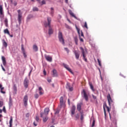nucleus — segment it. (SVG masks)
<instances>
[{"instance_id":"f257e3e1","label":"nucleus","mask_w":127,"mask_h":127,"mask_svg":"<svg viewBox=\"0 0 127 127\" xmlns=\"http://www.w3.org/2000/svg\"><path fill=\"white\" fill-rule=\"evenodd\" d=\"M51 21H52L51 18L50 17H48L47 18V22L45 21L44 23V26L45 27H47V26H48L49 27V35L53 34V33L54 32L53 29L52 28L51 25Z\"/></svg>"},{"instance_id":"f03ea898","label":"nucleus","mask_w":127,"mask_h":127,"mask_svg":"<svg viewBox=\"0 0 127 127\" xmlns=\"http://www.w3.org/2000/svg\"><path fill=\"white\" fill-rule=\"evenodd\" d=\"M58 37H59V41L61 43H62L63 44V45H64L65 44L64 40L63 38V36L62 32L59 31V35H58Z\"/></svg>"},{"instance_id":"7ed1b4c3","label":"nucleus","mask_w":127,"mask_h":127,"mask_svg":"<svg viewBox=\"0 0 127 127\" xmlns=\"http://www.w3.org/2000/svg\"><path fill=\"white\" fill-rule=\"evenodd\" d=\"M80 49L81 51L82 55L83 57V60H84V61L85 62H87V59L86 58V54L85 53L86 52V51H85L84 50V49L82 47H80Z\"/></svg>"},{"instance_id":"20e7f679","label":"nucleus","mask_w":127,"mask_h":127,"mask_svg":"<svg viewBox=\"0 0 127 127\" xmlns=\"http://www.w3.org/2000/svg\"><path fill=\"white\" fill-rule=\"evenodd\" d=\"M60 107L61 108H64L65 107V103L64 102V98L63 96L61 97L60 98Z\"/></svg>"},{"instance_id":"39448f33","label":"nucleus","mask_w":127,"mask_h":127,"mask_svg":"<svg viewBox=\"0 0 127 127\" xmlns=\"http://www.w3.org/2000/svg\"><path fill=\"white\" fill-rule=\"evenodd\" d=\"M107 98L109 106H111V105H114V102H113V100L112 99L110 94H109V95L107 96Z\"/></svg>"},{"instance_id":"423d86ee","label":"nucleus","mask_w":127,"mask_h":127,"mask_svg":"<svg viewBox=\"0 0 127 127\" xmlns=\"http://www.w3.org/2000/svg\"><path fill=\"white\" fill-rule=\"evenodd\" d=\"M29 83V81L28 78L27 77H26L24 79V82H23V84H24V87L25 88H27L28 87Z\"/></svg>"},{"instance_id":"0eeeda50","label":"nucleus","mask_w":127,"mask_h":127,"mask_svg":"<svg viewBox=\"0 0 127 127\" xmlns=\"http://www.w3.org/2000/svg\"><path fill=\"white\" fill-rule=\"evenodd\" d=\"M64 67L66 69L67 71H68L70 73L73 74L72 71L71 69L69 67L68 65L64 64H63Z\"/></svg>"},{"instance_id":"6e6552de","label":"nucleus","mask_w":127,"mask_h":127,"mask_svg":"<svg viewBox=\"0 0 127 127\" xmlns=\"http://www.w3.org/2000/svg\"><path fill=\"white\" fill-rule=\"evenodd\" d=\"M83 103L82 102H80L79 103H78L77 105V110L78 112L80 113V112H82L81 110V107Z\"/></svg>"},{"instance_id":"1a4fd4ad","label":"nucleus","mask_w":127,"mask_h":127,"mask_svg":"<svg viewBox=\"0 0 127 127\" xmlns=\"http://www.w3.org/2000/svg\"><path fill=\"white\" fill-rule=\"evenodd\" d=\"M27 102H28V96L27 95H25L23 98V102L24 106L26 107L27 106Z\"/></svg>"},{"instance_id":"9d476101","label":"nucleus","mask_w":127,"mask_h":127,"mask_svg":"<svg viewBox=\"0 0 127 127\" xmlns=\"http://www.w3.org/2000/svg\"><path fill=\"white\" fill-rule=\"evenodd\" d=\"M76 110V107L75 106H72V108L71 109V117H73V116L75 114V111Z\"/></svg>"},{"instance_id":"9b49d317","label":"nucleus","mask_w":127,"mask_h":127,"mask_svg":"<svg viewBox=\"0 0 127 127\" xmlns=\"http://www.w3.org/2000/svg\"><path fill=\"white\" fill-rule=\"evenodd\" d=\"M76 28L77 30V32H78V34H79V37H80V36L84 38V34H83V32L81 31V34L80 33V29L78 28L77 27H76Z\"/></svg>"},{"instance_id":"f8f14e48","label":"nucleus","mask_w":127,"mask_h":127,"mask_svg":"<svg viewBox=\"0 0 127 127\" xmlns=\"http://www.w3.org/2000/svg\"><path fill=\"white\" fill-rule=\"evenodd\" d=\"M74 55H75L76 59L78 60L79 57H80V54H79V52H77V51H75Z\"/></svg>"},{"instance_id":"ddd939ff","label":"nucleus","mask_w":127,"mask_h":127,"mask_svg":"<svg viewBox=\"0 0 127 127\" xmlns=\"http://www.w3.org/2000/svg\"><path fill=\"white\" fill-rule=\"evenodd\" d=\"M83 93L84 97L85 100H86V101H88V96H87V94H86V91H85V90H83Z\"/></svg>"},{"instance_id":"4468645a","label":"nucleus","mask_w":127,"mask_h":127,"mask_svg":"<svg viewBox=\"0 0 127 127\" xmlns=\"http://www.w3.org/2000/svg\"><path fill=\"white\" fill-rule=\"evenodd\" d=\"M39 93L40 95H42L44 94V90L41 86L39 87Z\"/></svg>"},{"instance_id":"2eb2a0df","label":"nucleus","mask_w":127,"mask_h":127,"mask_svg":"<svg viewBox=\"0 0 127 127\" xmlns=\"http://www.w3.org/2000/svg\"><path fill=\"white\" fill-rule=\"evenodd\" d=\"M45 59L48 62H52V58L49 56H45Z\"/></svg>"},{"instance_id":"dca6fc26","label":"nucleus","mask_w":127,"mask_h":127,"mask_svg":"<svg viewBox=\"0 0 127 127\" xmlns=\"http://www.w3.org/2000/svg\"><path fill=\"white\" fill-rule=\"evenodd\" d=\"M1 60L2 61L3 65L5 66L6 65V62L5 58H4V57L2 56L1 57Z\"/></svg>"},{"instance_id":"f3484780","label":"nucleus","mask_w":127,"mask_h":127,"mask_svg":"<svg viewBox=\"0 0 127 127\" xmlns=\"http://www.w3.org/2000/svg\"><path fill=\"white\" fill-rule=\"evenodd\" d=\"M40 116H41V118H43L47 117L48 115L46 113H45L44 112H41Z\"/></svg>"},{"instance_id":"a211bd4d","label":"nucleus","mask_w":127,"mask_h":127,"mask_svg":"<svg viewBox=\"0 0 127 127\" xmlns=\"http://www.w3.org/2000/svg\"><path fill=\"white\" fill-rule=\"evenodd\" d=\"M8 105L9 107H12V106L13 105V101L11 97L9 98V101Z\"/></svg>"},{"instance_id":"6ab92c4d","label":"nucleus","mask_w":127,"mask_h":127,"mask_svg":"<svg viewBox=\"0 0 127 127\" xmlns=\"http://www.w3.org/2000/svg\"><path fill=\"white\" fill-rule=\"evenodd\" d=\"M3 7L2 5H0V15H3Z\"/></svg>"},{"instance_id":"aec40b11","label":"nucleus","mask_w":127,"mask_h":127,"mask_svg":"<svg viewBox=\"0 0 127 127\" xmlns=\"http://www.w3.org/2000/svg\"><path fill=\"white\" fill-rule=\"evenodd\" d=\"M53 77H57L58 76L57 72L56 69H54L53 70Z\"/></svg>"},{"instance_id":"412c9836","label":"nucleus","mask_w":127,"mask_h":127,"mask_svg":"<svg viewBox=\"0 0 127 127\" xmlns=\"http://www.w3.org/2000/svg\"><path fill=\"white\" fill-rule=\"evenodd\" d=\"M39 3H42V4H45L46 3V0H37Z\"/></svg>"},{"instance_id":"4be33fe9","label":"nucleus","mask_w":127,"mask_h":127,"mask_svg":"<svg viewBox=\"0 0 127 127\" xmlns=\"http://www.w3.org/2000/svg\"><path fill=\"white\" fill-rule=\"evenodd\" d=\"M67 88L69 89V91H70V92L72 91L73 90V88L72 87H70L69 86V83H68L67 84Z\"/></svg>"},{"instance_id":"5701e85b","label":"nucleus","mask_w":127,"mask_h":127,"mask_svg":"<svg viewBox=\"0 0 127 127\" xmlns=\"http://www.w3.org/2000/svg\"><path fill=\"white\" fill-rule=\"evenodd\" d=\"M3 32L5 34H7L8 36H10V33L8 30V29H5L4 30Z\"/></svg>"},{"instance_id":"b1692460","label":"nucleus","mask_w":127,"mask_h":127,"mask_svg":"<svg viewBox=\"0 0 127 127\" xmlns=\"http://www.w3.org/2000/svg\"><path fill=\"white\" fill-rule=\"evenodd\" d=\"M50 112V109L49 108H46L44 110V113L48 115Z\"/></svg>"},{"instance_id":"393cba45","label":"nucleus","mask_w":127,"mask_h":127,"mask_svg":"<svg viewBox=\"0 0 127 127\" xmlns=\"http://www.w3.org/2000/svg\"><path fill=\"white\" fill-rule=\"evenodd\" d=\"M89 85L91 89L92 90L93 92H95V90L94 89V86L92 85L91 82H89Z\"/></svg>"},{"instance_id":"a878e982","label":"nucleus","mask_w":127,"mask_h":127,"mask_svg":"<svg viewBox=\"0 0 127 127\" xmlns=\"http://www.w3.org/2000/svg\"><path fill=\"white\" fill-rule=\"evenodd\" d=\"M13 118L12 117H10L9 121V127H12V126Z\"/></svg>"},{"instance_id":"bb28decb","label":"nucleus","mask_w":127,"mask_h":127,"mask_svg":"<svg viewBox=\"0 0 127 127\" xmlns=\"http://www.w3.org/2000/svg\"><path fill=\"white\" fill-rule=\"evenodd\" d=\"M33 49L35 52H37L38 50V47L36 45L33 46Z\"/></svg>"},{"instance_id":"cd10ccee","label":"nucleus","mask_w":127,"mask_h":127,"mask_svg":"<svg viewBox=\"0 0 127 127\" xmlns=\"http://www.w3.org/2000/svg\"><path fill=\"white\" fill-rule=\"evenodd\" d=\"M42 118H43V122H44V123H46L48 121V116H46L45 117H43Z\"/></svg>"},{"instance_id":"c85d7f7f","label":"nucleus","mask_w":127,"mask_h":127,"mask_svg":"<svg viewBox=\"0 0 127 127\" xmlns=\"http://www.w3.org/2000/svg\"><path fill=\"white\" fill-rule=\"evenodd\" d=\"M106 108H107V111H108V113H109L110 119H111V114H110V109H111V108H110L109 107L106 106Z\"/></svg>"},{"instance_id":"c756f323","label":"nucleus","mask_w":127,"mask_h":127,"mask_svg":"<svg viewBox=\"0 0 127 127\" xmlns=\"http://www.w3.org/2000/svg\"><path fill=\"white\" fill-rule=\"evenodd\" d=\"M18 16H22V12L21 11V10L19 9L17 10Z\"/></svg>"},{"instance_id":"7c9ffc66","label":"nucleus","mask_w":127,"mask_h":127,"mask_svg":"<svg viewBox=\"0 0 127 127\" xmlns=\"http://www.w3.org/2000/svg\"><path fill=\"white\" fill-rule=\"evenodd\" d=\"M81 114V117H80V120L82 121L84 119V114L83 112H80V113Z\"/></svg>"},{"instance_id":"2f4dec72","label":"nucleus","mask_w":127,"mask_h":127,"mask_svg":"<svg viewBox=\"0 0 127 127\" xmlns=\"http://www.w3.org/2000/svg\"><path fill=\"white\" fill-rule=\"evenodd\" d=\"M74 41L75 42L76 45H78V39H77V38L76 37H75L74 38Z\"/></svg>"},{"instance_id":"473e14b6","label":"nucleus","mask_w":127,"mask_h":127,"mask_svg":"<svg viewBox=\"0 0 127 127\" xmlns=\"http://www.w3.org/2000/svg\"><path fill=\"white\" fill-rule=\"evenodd\" d=\"M4 89V87H2L1 88H0V92L2 94H5V92L3 91V90Z\"/></svg>"},{"instance_id":"72a5a7b5","label":"nucleus","mask_w":127,"mask_h":127,"mask_svg":"<svg viewBox=\"0 0 127 127\" xmlns=\"http://www.w3.org/2000/svg\"><path fill=\"white\" fill-rule=\"evenodd\" d=\"M3 46L5 48H6V47H7V44L6 42L4 40H3Z\"/></svg>"},{"instance_id":"f704fd0d","label":"nucleus","mask_w":127,"mask_h":127,"mask_svg":"<svg viewBox=\"0 0 127 127\" xmlns=\"http://www.w3.org/2000/svg\"><path fill=\"white\" fill-rule=\"evenodd\" d=\"M83 27H85L86 29H88V27L87 24L86 22H85L84 25Z\"/></svg>"},{"instance_id":"c9c22d12","label":"nucleus","mask_w":127,"mask_h":127,"mask_svg":"<svg viewBox=\"0 0 127 127\" xmlns=\"http://www.w3.org/2000/svg\"><path fill=\"white\" fill-rule=\"evenodd\" d=\"M69 13L70 14V15H71V16H75L74 13L72 12L71 10H69Z\"/></svg>"},{"instance_id":"e433bc0d","label":"nucleus","mask_w":127,"mask_h":127,"mask_svg":"<svg viewBox=\"0 0 127 127\" xmlns=\"http://www.w3.org/2000/svg\"><path fill=\"white\" fill-rule=\"evenodd\" d=\"M33 11H38V8L36 7H34L33 8Z\"/></svg>"},{"instance_id":"4c0bfd02","label":"nucleus","mask_w":127,"mask_h":127,"mask_svg":"<svg viewBox=\"0 0 127 127\" xmlns=\"http://www.w3.org/2000/svg\"><path fill=\"white\" fill-rule=\"evenodd\" d=\"M22 53H23L24 58H27V55H26V52H25H25H22Z\"/></svg>"},{"instance_id":"58836bf2","label":"nucleus","mask_w":127,"mask_h":127,"mask_svg":"<svg viewBox=\"0 0 127 127\" xmlns=\"http://www.w3.org/2000/svg\"><path fill=\"white\" fill-rule=\"evenodd\" d=\"M97 61H98V63H99V65L100 67H102V64H101V61L99 60V59H97Z\"/></svg>"},{"instance_id":"ea45409f","label":"nucleus","mask_w":127,"mask_h":127,"mask_svg":"<svg viewBox=\"0 0 127 127\" xmlns=\"http://www.w3.org/2000/svg\"><path fill=\"white\" fill-rule=\"evenodd\" d=\"M21 51L22 52H25V50L24 48L23 45H21Z\"/></svg>"},{"instance_id":"a19ab883","label":"nucleus","mask_w":127,"mask_h":127,"mask_svg":"<svg viewBox=\"0 0 127 127\" xmlns=\"http://www.w3.org/2000/svg\"><path fill=\"white\" fill-rule=\"evenodd\" d=\"M75 117L76 118V120H78L79 118V115L78 114H77L75 115Z\"/></svg>"},{"instance_id":"79ce46f5","label":"nucleus","mask_w":127,"mask_h":127,"mask_svg":"<svg viewBox=\"0 0 127 127\" xmlns=\"http://www.w3.org/2000/svg\"><path fill=\"white\" fill-rule=\"evenodd\" d=\"M21 17L18 16V22H19V24H20V23H21Z\"/></svg>"},{"instance_id":"37998d69","label":"nucleus","mask_w":127,"mask_h":127,"mask_svg":"<svg viewBox=\"0 0 127 127\" xmlns=\"http://www.w3.org/2000/svg\"><path fill=\"white\" fill-rule=\"evenodd\" d=\"M3 105V101H0V108L2 107Z\"/></svg>"},{"instance_id":"c03bdc74","label":"nucleus","mask_w":127,"mask_h":127,"mask_svg":"<svg viewBox=\"0 0 127 127\" xmlns=\"http://www.w3.org/2000/svg\"><path fill=\"white\" fill-rule=\"evenodd\" d=\"M95 124V120H93L92 125V127H94Z\"/></svg>"},{"instance_id":"a18cd8bd","label":"nucleus","mask_w":127,"mask_h":127,"mask_svg":"<svg viewBox=\"0 0 127 127\" xmlns=\"http://www.w3.org/2000/svg\"><path fill=\"white\" fill-rule=\"evenodd\" d=\"M64 50L67 53V54L69 53V50H68V49L67 48H64Z\"/></svg>"},{"instance_id":"49530a36","label":"nucleus","mask_w":127,"mask_h":127,"mask_svg":"<svg viewBox=\"0 0 127 127\" xmlns=\"http://www.w3.org/2000/svg\"><path fill=\"white\" fill-rule=\"evenodd\" d=\"M36 121H37V122H38L39 121V118L38 116H36V118H35Z\"/></svg>"},{"instance_id":"de8ad7c7","label":"nucleus","mask_w":127,"mask_h":127,"mask_svg":"<svg viewBox=\"0 0 127 127\" xmlns=\"http://www.w3.org/2000/svg\"><path fill=\"white\" fill-rule=\"evenodd\" d=\"M2 111H3V112L4 113H6V111L5 106H3V109H2Z\"/></svg>"},{"instance_id":"09e8293b","label":"nucleus","mask_w":127,"mask_h":127,"mask_svg":"<svg viewBox=\"0 0 127 127\" xmlns=\"http://www.w3.org/2000/svg\"><path fill=\"white\" fill-rule=\"evenodd\" d=\"M13 89L14 90L15 92H16L17 91V87L15 85H14L13 86Z\"/></svg>"},{"instance_id":"8fccbe9b","label":"nucleus","mask_w":127,"mask_h":127,"mask_svg":"<svg viewBox=\"0 0 127 127\" xmlns=\"http://www.w3.org/2000/svg\"><path fill=\"white\" fill-rule=\"evenodd\" d=\"M65 27H66V28H67L68 29H70V26H69L68 25H67V24H65Z\"/></svg>"},{"instance_id":"3c124183","label":"nucleus","mask_w":127,"mask_h":127,"mask_svg":"<svg viewBox=\"0 0 127 127\" xmlns=\"http://www.w3.org/2000/svg\"><path fill=\"white\" fill-rule=\"evenodd\" d=\"M38 97H39V95H38V94H36L35 95V98L36 99H38Z\"/></svg>"},{"instance_id":"603ef678","label":"nucleus","mask_w":127,"mask_h":127,"mask_svg":"<svg viewBox=\"0 0 127 127\" xmlns=\"http://www.w3.org/2000/svg\"><path fill=\"white\" fill-rule=\"evenodd\" d=\"M29 116H30V114H29V113H27V114H26V118H29Z\"/></svg>"},{"instance_id":"864d4df0","label":"nucleus","mask_w":127,"mask_h":127,"mask_svg":"<svg viewBox=\"0 0 127 127\" xmlns=\"http://www.w3.org/2000/svg\"><path fill=\"white\" fill-rule=\"evenodd\" d=\"M92 97L94 100H96L97 97L94 95H92Z\"/></svg>"},{"instance_id":"5fc2aeb1","label":"nucleus","mask_w":127,"mask_h":127,"mask_svg":"<svg viewBox=\"0 0 127 127\" xmlns=\"http://www.w3.org/2000/svg\"><path fill=\"white\" fill-rule=\"evenodd\" d=\"M79 40H80V42H84L83 39L82 38H81L80 37H79Z\"/></svg>"},{"instance_id":"6e6d98bb","label":"nucleus","mask_w":127,"mask_h":127,"mask_svg":"<svg viewBox=\"0 0 127 127\" xmlns=\"http://www.w3.org/2000/svg\"><path fill=\"white\" fill-rule=\"evenodd\" d=\"M51 13H53L54 12V8L53 7L51 8Z\"/></svg>"},{"instance_id":"4d7b16f0","label":"nucleus","mask_w":127,"mask_h":127,"mask_svg":"<svg viewBox=\"0 0 127 127\" xmlns=\"http://www.w3.org/2000/svg\"><path fill=\"white\" fill-rule=\"evenodd\" d=\"M4 23H8L7 19H5V20H4Z\"/></svg>"},{"instance_id":"13d9d810","label":"nucleus","mask_w":127,"mask_h":127,"mask_svg":"<svg viewBox=\"0 0 127 127\" xmlns=\"http://www.w3.org/2000/svg\"><path fill=\"white\" fill-rule=\"evenodd\" d=\"M47 81H48V82L49 83H50V82H51L52 80L50 79H47Z\"/></svg>"},{"instance_id":"bf43d9fd","label":"nucleus","mask_w":127,"mask_h":127,"mask_svg":"<svg viewBox=\"0 0 127 127\" xmlns=\"http://www.w3.org/2000/svg\"><path fill=\"white\" fill-rule=\"evenodd\" d=\"M1 68L3 71H5V69L4 68V67H3V66L2 65H1Z\"/></svg>"},{"instance_id":"052dcab7","label":"nucleus","mask_w":127,"mask_h":127,"mask_svg":"<svg viewBox=\"0 0 127 127\" xmlns=\"http://www.w3.org/2000/svg\"><path fill=\"white\" fill-rule=\"evenodd\" d=\"M43 73H44V74L45 75H46V71H45V70H43Z\"/></svg>"},{"instance_id":"680f3d73","label":"nucleus","mask_w":127,"mask_h":127,"mask_svg":"<svg viewBox=\"0 0 127 127\" xmlns=\"http://www.w3.org/2000/svg\"><path fill=\"white\" fill-rule=\"evenodd\" d=\"M33 125L35 127H36L37 126V124H36L35 122H34Z\"/></svg>"},{"instance_id":"e2e57ef3","label":"nucleus","mask_w":127,"mask_h":127,"mask_svg":"<svg viewBox=\"0 0 127 127\" xmlns=\"http://www.w3.org/2000/svg\"><path fill=\"white\" fill-rule=\"evenodd\" d=\"M4 24H5V26H6V27H7V26H8V23H4Z\"/></svg>"},{"instance_id":"0e129e2a","label":"nucleus","mask_w":127,"mask_h":127,"mask_svg":"<svg viewBox=\"0 0 127 127\" xmlns=\"http://www.w3.org/2000/svg\"><path fill=\"white\" fill-rule=\"evenodd\" d=\"M13 4L15 6H16V5H17V2H14Z\"/></svg>"},{"instance_id":"69168bd1","label":"nucleus","mask_w":127,"mask_h":127,"mask_svg":"<svg viewBox=\"0 0 127 127\" xmlns=\"http://www.w3.org/2000/svg\"><path fill=\"white\" fill-rule=\"evenodd\" d=\"M68 103L69 105H70V100L69 99H68Z\"/></svg>"},{"instance_id":"338daca9","label":"nucleus","mask_w":127,"mask_h":127,"mask_svg":"<svg viewBox=\"0 0 127 127\" xmlns=\"http://www.w3.org/2000/svg\"><path fill=\"white\" fill-rule=\"evenodd\" d=\"M52 86H53V88H55V85H54V83H53V84H52Z\"/></svg>"},{"instance_id":"774afa93","label":"nucleus","mask_w":127,"mask_h":127,"mask_svg":"<svg viewBox=\"0 0 127 127\" xmlns=\"http://www.w3.org/2000/svg\"><path fill=\"white\" fill-rule=\"evenodd\" d=\"M68 0H65V2H66V3H68Z\"/></svg>"}]
</instances>
